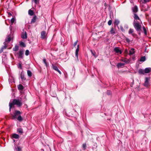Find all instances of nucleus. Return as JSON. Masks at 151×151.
<instances>
[{
	"label": "nucleus",
	"mask_w": 151,
	"mask_h": 151,
	"mask_svg": "<svg viewBox=\"0 0 151 151\" xmlns=\"http://www.w3.org/2000/svg\"><path fill=\"white\" fill-rule=\"evenodd\" d=\"M22 112L18 110H15L12 113H10L12 116V119L15 120L17 119L19 122H21L23 120V119L21 115Z\"/></svg>",
	"instance_id": "1"
},
{
	"label": "nucleus",
	"mask_w": 151,
	"mask_h": 151,
	"mask_svg": "<svg viewBox=\"0 0 151 151\" xmlns=\"http://www.w3.org/2000/svg\"><path fill=\"white\" fill-rule=\"evenodd\" d=\"M22 103L20 101L19 99H14L12 101H10L9 103V111H11V108L13 107L14 105H17L18 106L20 107L22 105Z\"/></svg>",
	"instance_id": "2"
},
{
	"label": "nucleus",
	"mask_w": 151,
	"mask_h": 151,
	"mask_svg": "<svg viewBox=\"0 0 151 151\" xmlns=\"http://www.w3.org/2000/svg\"><path fill=\"white\" fill-rule=\"evenodd\" d=\"M134 26L137 31H139L140 30L141 28V25L139 22L137 21H134L133 24Z\"/></svg>",
	"instance_id": "3"
},
{
	"label": "nucleus",
	"mask_w": 151,
	"mask_h": 151,
	"mask_svg": "<svg viewBox=\"0 0 151 151\" xmlns=\"http://www.w3.org/2000/svg\"><path fill=\"white\" fill-rule=\"evenodd\" d=\"M150 80V78L148 77H146L145 79V81L144 84V85L146 87H148L150 86L149 81Z\"/></svg>",
	"instance_id": "4"
},
{
	"label": "nucleus",
	"mask_w": 151,
	"mask_h": 151,
	"mask_svg": "<svg viewBox=\"0 0 151 151\" xmlns=\"http://www.w3.org/2000/svg\"><path fill=\"white\" fill-rule=\"evenodd\" d=\"M52 67L53 69L58 72L60 74H61V72L58 69V67L56 65L52 64Z\"/></svg>",
	"instance_id": "5"
},
{
	"label": "nucleus",
	"mask_w": 151,
	"mask_h": 151,
	"mask_svg": "<svg viewBox=\"0 0 151 151\" xmlns=\"http://www.w3.org/2000/svg\"><path fill=\"white\" fill-rule=\"evenodd\" d=\"M114 51L117 54H121L122 53L121 50L119 49L118 47H116L114 49Z\"/></svg>",
	"instance_id": "6"
},
{
	"label": "nucleus",
	"mask_w": 151,
	"mask_h": 151,
	"mask_svg": "<svg viewBox=\"0 0 151 151\" xmlns=\"http://www.w3.org/2000/svg\"><path fill=\"white\" fill-rule=\"evenodd\" d=\"M11 39V36H8L7 38L5 39V41L4 43V45H5L6 43H9Z\"/></svg>",
	"instance_id": "7"
},
{
	"label": "nucleus",
	"mask_w": 151,
	"mask_h": 151,
	"mask_svg": "<svg viewBox=\"0 0 151 151\" xmlns=\"http://www.w3.org/2000/svg\"><path fill=\"white\" fill-rule=\"evenodd\" d=\"M20 77L22 81H25L26 79V78L24 77V74L23 72H21L20 76Z\"/></svg>",
	"instance_id": "8"
},
{
	"label": "nucleus",
	"mask_w": 151,
	"mask_h": 151,
	"mask_svg": "<svg viewBox=\"0 0 151 151\" xmlns=\"http://www.w3.org/2000/svg\"><path fill=\"white\" fill-rule=\"evenodd\" d=\"M41 37L43 39H44L45 37L46 32L45 31H42L41 34Z\"/></svg>",
	"instance_id": "9"
},
{
	"label": "nucleus",
	"mask_w": 151,
	"mask_h": 151,
	"mask_svg": "<svg viewBox=\"0 0 151 151\" xmlns=\"http://www.w3.org/2000/svg\"><path fill=\"white\" fill-rule=\"evenodd\" d=\"M23 54V51L22 50H20L19 51L18 53V57L19 58H22L23 56L22 55Z\"/></svg>",
	"instance_id": "10"
},
{
	"label": "nucleus",
	"mask_w": 151,
	"mask_h": 151,
	"mask_svg": "<svg viewBox=\"0 0 151 151\" xmlns=\"http://www.w3.org/2000/svg\"><path fill=\"white\" fill-rule=\"evenodd\" d=\"M145 73H147L151 71V68H147L144 70Z\"/></svg>",
	"instance_id": "11"
},
{
	"label": "nucleus",
	"mask_w": 151,
	"mask_h": 151,
	"mask_svg": "<svg viewBox=\"0 0 151 151\" xmlns=\"http://www.w3.org/2000/svg\"><path fill=\"white\" fill-rule=\"evenodd\" d=\"M21 37L23 39H26L27 38V34L26 33H23L21 35Z\"/></svg>",
	"instance_id": "12"
},
{
	"label": "nucleus",
	"mask_w": 151,
	"mask_h": 151,
	"mask_svg": "<svg viewBox=\"0 0 151 151\" xmlns=\"http://www.w3.org/2000/svg\"><path fill=\"white\" fill-rule=\"evenodd\" d=\"M133 12L134 13L137 12L138 11L137 7L135 6L132 8Z\"/></svg>",
	"instance_id": "13"
},
{
	"label": "nucleus",
	"mask_w": 151,
	"mask_h": 151,
	"mask_svg": "<svg viewBox=\"0 0 151 151\" xmlns=\"http://www.w3.org/2000/svg\"><path fill=\"white\" fill-rule=\"evenodd\" d=\"M37 19V17L36 16H34L31 20V24L34 23L35 22Z\"/></svg>",
	"instance_id": "14"
},
{
	"label": "nucleus",
	"mask_w": 151,
	"mask_h": 151,
	"mask_svg": "<svg viewBox=\"0 0 151 151\" xmlns=\"http://www.w3.org/2000/svg\"><path fill=\"white\" fill-rule=\"evenodd\" d=\"M79 45H77V48L76 49V52H75V54L76 56V58H78V52L79 51Z\"/></svg>",
	"instance_id": "15"
},
{
	"label": "nucleus",
	"mask_w": 151,
	"mask_h": 151,
	"mask_svg": "<svg viewBox=\"0 0 151 151\" xmlns=\"http://www.w3.org/2000/svg\"><path fill=\"white\" fill-rule=\"evenodd\" d=\"M129 55H131L135 53L134 49L133 48H132L129 51Z\"/></svg>",
	"instance_id": "16"
},
{
	"label": "nucleus",
	"mask_w": 151,
	"mask_h": 151,
	"mask_svg": "<svg viewBox=\"0 0 151 151\" xmlns=\"http://www.w3.org/2000/svg\"><path fill=\"white\" fill-rule=\"evenodd\" d=\"M124 65V63H119L117 65V66L118 68H120L123 67Z\"/></svg>",
	"instance_id": "17"
},
{
	"label": "nucleus",
	"mask_w": 151,
	"mask_h": 151,
	"mask_svg": "<svg viewBox=\"0 0 151 151\" xmlns=\"http://www.w3.org/2000/svg\"><path fill=\"white\" fill-rule=\"evenodd\" d=\"M138 73L140 74H144L145 73L144 70L141 68L139 69Z\"/></svg>",
	"instance_id": "18"
},
{
	"label": "nucleus",
	"mask_w": 151,
	"mask_h": 151,
	"mask_svg": "<svg viewBox=\"0 0 151 151\" xmlns=\"http://www.w3.org/2000/svg\"><path fill=\"white\" fill-rule=\"evenodd\" d=\"M12 137L15 139H18L19 138V136L17 134H13Z\"/></svg>",
	"instance_id": "19"
},
{
	"label": "nucleus",
	"mask_w": 151,
	"mask_h": 151,
	"mask_svg": "<svg viewBox=\"0 0 151 151\" xmlns=\"http://www.w3.org/2000/svg\"><path fill=\"white\" fill-rule=\"evenodd\" d=\"M19 90H22L24 89L23 86L21 84H19L17 86Z\"/></svg>",
	"instance_id": "20"
},
{
	"label": "nucleus",
	"mask_w": 151,
	"mask_h": 151,
	"mask_svg": "<svg viewBox=\"0 0 151 151\" xmlns=\"http://www.w3.org/2000/svg\"><path fill=\"white\" fill-rule=\"evenodd\" d=\"M110 32L111 34H112L113 35H114L115 34V31L113 27H112L111 28V29L110 31Z\"/></svg>",
	"instance_id": "21"
},
{
	"label": "nucleus",
	"mask_w": 151,
	"mask_h": 151,
	"mask_svg": "<svg viewBox=\"0 0 151 151\" xmlns=\"http://www.w3.org/2000/svg\"><path fill=\"white\" fill-rule=\"evenodd\" d=\"M43 62L45 63V66H46V67H47L49 66V64L47 63L46 60L44 58L43 60Z\"/></svg>",
	"instance_id": "22"
},
{
	"label": "nucleus",
	"mask_w": 151,
	"mask_h": 151,
	"mask_svg": "<svg viewBox=\"0 0 151 151\" xmlns=\"http://www.w3.org/2000/svg\"><path fill=\"white\" fill-rule=\"evenodd\" d=\"M134 18L136 20H140V19L138 15L136 14H134Z\"/></svg>",
	"instance_id": "23"
},
{
	"label": "nucleus",
	"mask_w": 151,
	"mask_h": 151,
	"mask_svg": "<svg viewBox=\"0 0 151 151\" xmlns=\"http://www.w3.org/2000/svg\"><path fill=\"white\" fill-rule=\"evenodd\" d=\"M27 75L29 77H31L32 75V72L29 70H27Z\"/></svg>",
	"instance_id": "24"
},
{
	"label": "nucleus",
	"mask_w": 151,
	"mask_h": 151,
	"mask_svg": "<svg viewBox=\"0 0 151 151\" xmlns=\"http://www.w3.org/2000/svg\"><path fill=\"white\" fill-rule=\"evenodd\" d=\"M17 132L20 134H22L23 133V129L22 128H19L17 129Z\"/></svg>",
	"instance_id": "25"
},
{
	"label": "nucleus",
	"mask_w": 151,
	"mask_h": 151,
	"mask_svg": "<svg viewBox=\"0 0 151 151\" xmlns=\"http://www.w3.org/2000/svg\"><path fill=\"white\" fill-rule=\"evenodd\" d=\"M28 13L29 15L32 16L34 14V13L32 10L30 9L29 10Z\"/></svg>",
	"instance_id": "26"
},
{
	"label": "nucleus",
	"mask_w": 151,
	"mask_h": 151,
	"mask_svg": "<svg viewBox=\"0 0 151 151\" xmlns=\"http://www.w3.org/2000/svg\"><path fill=\"white\" fill-rule=\"evenodd\" d=\"M19 49V46L18 45H16L13 48V50L14 51H17Z\"/></svg>",
	"instance_id": "27"
},
{
	"label": "nucleus",
	"mask_w": 151,
	"mask_h": 151,
	"mask_svg": "<svg viewBox=\"0 0 151 151\" xmlns=\"http://www.w3.org/2000/svg\"><path fill=\"white\" fill-rule=\"evenodd\" d=\"M16 151H22V147L19 146H17L16 148Z\"/></svg>",
	"instance_id": "28"
},
{
	"label": "nucleus",
	"mask_w": 151,
	"mask_h": 151,
	"mask_svg": "<svg viewBox=\"0 0 151 151\" xmlns=\"http://www.w3.org/2000/svg\"><path fill=\"white\" fill-rule=\"evenodd\" d=\"M134 30L131 28L128 31V33L129 34H132L133 33Z\"/></svg>",
	"instance_id": "29"
},
{
	"label": "nucleus",
	"mask_w": 151,
	"mask_h": 151,
	"mask_svg": "<svg viewBox=\"0 0 151 151\" xmlns=\"http://www.w3.org/2000/svg\"><path fill=\"white\" fill-rule=\"evenodd\" d=\"M145 60V56L142 57L140 59V61L142 62H144Z\"/></svg>",
	"instance_id": "30"
},
{
	"label": "nucleus",
	"mask_w": 151,
	"mask_h": 151,
	"mask_svg": "<svg viewBox=\"0 0 151 151\" xmlns=\"http://www.w3.org/2000/svg\"><path fill=\"white\" fill-rule=\"evenodd\" d=\"M119 22V21L118 19H116L115 20L114 24H115L118 25Z\"/></svg>",
	"instance_id": "31"
},
{
	"label": "nucleus",
	"mask_w": 151,
	"mask_h": 151,
	"mask_svg": "<svg viewBox=\"0 0 151 151\" xmlns=\"http://www.w3.org/2000/svg\"><path fill=\"white\" fill-rule=\"evenodd\" d=\"M143 29L144 31V32L145 35H147V30L146 29V28L144 27H143Z\"/></svg>",
	"instance_id": "32"
},
{
	"label": "nucleus",
	"mask_w": 151,
	"mask_h": 151,
	"mask_svg": "<svg viewBox=\"0 0 151 151\" xmlns=\"http://www.w3.org/2000/svg\"><path fill=\"white\" fill-rule=\"evenodd\" d=\"M20 46H23V47H25V45L24 43L23 42H21L20 43Z\"/></svg>",
	"instance_id": "33"
},
{
	"label": "nucleus",
	"mask_w": 151,
	"mask_h": 151,
	"mask_svg": "<svg viewBox=\"0 0 151 151\" xmlns=\"http://www.w3.org/2000/svg\"><path fill=\"white\" fill-rule=\"evenodd\" d=\"M32 2H34L35 4H37L39 2V0H32Z\"/></svg>",
	"instance_id": "34"
},
{
	"label": "nucleus",
	"mask_w": 151,
	"mask_h": 151,
	"mask_svg": "<svg viewBox=\"0 0 151 151\" xmlns=\"http://www.w3.org/2000/svg\"><path fill=\"white\" fill-rule=\"evenodd\" d=\"M29 52L28 50H26L25 51V54L27 56L29 54Z\"/></svg>",
	"instance_id": "35"
},
{
	"label": "nucleus",
	"mask_w": 151,
	"mask_h": 151,
	"mask_svg": "<svg viewBox=\"0 0 151 151\" xmlns=\"http://www.w3.org/2000/svg\"><path fill=\"white\" fill-rule=\"evenodd\" d=\"M91 53L95 57H96V52H93L92 50H91Z\"/></svg>",
	"instance_id": "36"
},
{
	"label": "nucleus",
	"mask_w": 151,
	"mask_h": 151,
	"mask_svg": "<svg viewBox=\"0 0 151 151\" xmlns=\"http://www.w3.org/2000/svg\"><path fill=\"white\" fill-rule=\"evenodd\" d=\"M112 21L111 20H109L108 22V25H109V26L111 25V23H112Z\"/></svg>",
	"instance_id": "37"
},
{
	"label": "nucleus",
	"mask_w": 151,
	"mask_h": 151,
	"mask_svg": "<svg viewBox=\"0 0 151 151\" xmlns=\"http://www.w3.org/2000/svg\"><path fill=\"white\" fill-rule=\"evenodd\" d=\"M86 144H84L83 145V147L84 150L86 149Z\"/></svg>",
	"instance_id": "38"
},
{
	"label": "nucleus",
	"mask_w": 151,
	"mask_h": 151,
	"mask_svg": "<svg viewBox=\"0 0 151 151\" xmlns=\"http://www.w3.org/2000/svg\"><path fill=\"white\" fill-rule=\"evenodd\" d=\"M18 67L20 69H22V65L20 63H19L18 64Z\"/></svg>",
	"instance_id": "39"
},
{
	"label": "nucleus",
	"mask_w": 151,
	"mask_h": 151,
	"mask_svg": "<svg viewBox=\"0 0 151 151\" xmlns=\"http://www.w3.org/2000/svg\"><path fill=\"white\" fill-rule=\"evenodd\" d=\"M149 1V0H143L142 1V2L143 3H145L147 2H148Z\"/></svg>",
	"instance_id": "40"
},
{
	"label": "nucleus",
	"mask_w": 151,
	"mask_h": 151,
	"mask_svg": "<svg viewBox=\"0 0 151 151\" xmlns=\"http://www.w3.org/2000/svg\"><path fill=\"white\" fill-rule=\"evenodd\" d=\"M126 41L128 42L129 43L130 42V40L129 39V38H126L125 39Z\"/></svg>",
	"instance_id": "41"
},
{
	"label": "nucleus",
	"mask_w": 151,
	"mask_h": 151,
	"mask_svg": "<svg viewBox=\"0 0 151 151\" xmlns=\"http://www.w3.org/2000/svg\"><path fill=\"white\" fill-rule=\"evenodd\" d=\"M126 58L122 59L121 60V61H122L123 62H125V63H126Z\"/></svg>",
	"instance_id": "42"
},
{
	"label": "nucleus",
	"mask_w": 151,
	"mask_h": 151,
	"mask_svg": "<svg viewBox=\"0 0 151 151\" xmlns=\"http://www.w3.org/2000/svg\"><path fill=\"white\" fill-rule=\"evenodd\" d=\"M6 43L5 45H4L2 47V48H3V49H5L6 48Z\"/></svg>",
	"instance_id": "43"
},
{
	"label": "nucleus",
	"mask_w": 151,
	"mask_h": 151,
	"mask_svg": "<svg viewBox=\"0 0 151 151\" xmlns=\"http://www.w3.org/2000/svg\"><path fill=\"white\" fill-rule=\"evenodd\" d=\"M15 20V19L14 18H12L11 19V22L12 23H13L14 22Z\"/></svg>",
	"instance_id": "44"
},
{
	"label": "nucleus",
	"mask_w": 151,
	"mask_h": 151,
	"mask_svg": "<svg viewBox=\"0 0 151 151\" xmlns=\"http://www.w3.org/2000/svg\"><path fill=\"white\" fill-rule=\"evenodd\" d=\"M107 5H108L107 4V3L106 2H105L104 4V6L105 7V9H106V8Z\"/></svg>",
	"instance_id": "45"
},
{
	"label": "nucleus",
	"mask_w": 151,
	"mask_h": 151,
	"mask_svg": "<svg viewBox=\"0 0 151 151\" xmlns=\"http://www.w3.org/2000/svg\"><path fill=\"white\" fill-rule=\"evenodd\" d=\"M130 62V60H127L126 59V63H129Z\"/></svg>",
	"instance_id": "46"
},
{
	"label": "nucleus",
	"mask_w": 151,
	"mask_h": 151,
	"mask_svg": "<svg viewBox=\"0 0 151 151\" xmlns=\"http://www.w3.org/2000/svg\"><path fill=\"white\" fill-rule=\"evenodd\" d=\"M78 42V40H77L75 42H74L73 45L74 47H75L76 45Z\"/></svg>",
	"instance_id": "47"
},
{
	"label": "nucleus",
	"mask_w": 151,
	"mask_h": 151,
	"mask_svg": "<svg viewBox=\"0 0 151 151\" xmlns=\"http://www.w3.org/2000/svg\"><path fill=\"white\" fill-rule=\"evenodd\" d=\"M3 48H1V49L0 50V53H1L3 51Z\"/></svg>",
	"instance_id": "48"
},
{
	"label": "nucleus",
	"mask_w": 151,
	"mask_h": 151,
	"mask_svg": "<svg viewBox=\"0 0 151 151\" xmlns=\"http://www.w3.org/2000/svg\"><path fill=\"white\" fill-rule=\"evenodd\" d=\"M8 15L9 16H11L12 15V14H11V13H10V12H9L8 13Z\"/></svg>",
	"instance_id": "49"
},
{
	"label": "nucleus",
	"mask_w": 151,
	"mask_h": 151,
	"mask_svg": "<svg viewBox=\"0 0 151 151\" xmlns=\"http://www.w3.org/2000/svg\"><path fill=\"white\" fill-rule=\"evenodd\" d=\"M132 35L133 36H134L135 35H136V34L135 33H133L132 34Z\"/></svg>",
	"instance_id": "50"
},
{
	"label": "nucleus",
	"mask_w": 151,
	"mask_h": 151,
	"mask_svg": "<svg viewBox=\"0 0 151 151\" xmlns=\"http://www.w3.org/2000/svg\"><path fill=\"white\" fill-rule=\"evenodd\" d=\"M125 52L126 53H127L128 52V51L127 49H126L125 50Z\"/></svg>",
	"instance_id": "51"
},
{
	"label": "nucleus",
	"mask_w": 151,
	"mask_h": 151,
	"mask_svg": "<svg viewBox=\"0 0 151 151\" xmlns=\"http://www.w3.org/2000/svg\"><path fill=\"white\" fill-rule=\"evenodd\" d=\"M138 32V33L139 34V35H140V30L139 31H137Z\"/></svg>",
	"instance_id": "52"
},
{
	"label": "nucleus",
	"mask_w": 151,
	"mask_h": 151,
	"mask_svg": "<svg viewBox=\"0 0 151 151\" xmlns=\"http://www.w3.org/2000/svg\"><path fill=\"white\" fill-rule=\"evenodd\" d=\"M130 2L132 3H133L132 0H130Z\"/></svg>",
	"instance_id": "53"
},
{
	"label": "nucleus",
	"mask_w": 151,
	"mask_h": 151,
	"mask_svg": "<svg viewBox=\"0 0 151 151\" xmlns=\"http://www.w3.org/2000/svg\"><path fill=\"white\" fill-rule=\"evenodd\" d=\"M107 94L108 95H109L110 94L109 93V91H108L107 92Z\"/></svg>",
	"instance_id": "54"
},
{
	"label": "nucleus",
	"mask_w": 151,
	"mask_h": 151,
	"mask_svg": "<svg viewBox=\"0 0 151 151\" xmlns=\"http://www.w3.org/2000/svg\"><path fill=\"white\" fill-rule=\"evenodd\" d=\"M122 28H123L122 27H121V29H122Z\"/></svg>",
	"instance_id": "55"
},
{
	"label": "nucleus",
	"mask_w": 151,
	"mask_h": 151,
	"mask_svg": "<svg viewBox=\"0 0 151 151\" xmlns=\"http://www.w3.org/2000/svg\"><path fill=\"white\" fill-rule=\"evenodd\" d=\"M15 140H14V142H15Z\"/></svg>",
	"instance_id": "56"
},
{
	"label": "nucleus",
	"mask_w": 151,
	"mask_h": 151,
	"mask_svg": "<svg viewBox=\"0 0 151 151\" xmlns=\"http://www.w3.org/2000/svg\"><path fill=\"white\" fill-rule=\"evenodd\" d=\"M141 1H142V0H140Z\"/></svg>",
	"instance_id": "57"
}]
</instances>
